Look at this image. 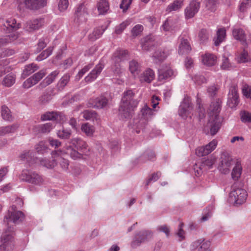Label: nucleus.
<instances>
[{"label": "nucleus", "mask_w": 251, "mask_h": 251, "mask_svg": "<svg viewBox=\"0 0 251 251\" xmlns=\"http://www.w3.org/2000/svg\"><path fill=\"white\" fill-rule=\"evenodd\" d=\"M54 127V126L51 123H48L38 126L37 128L39 132L46 133L50 132Z\"/></svg>", "instance_id": "obj_38"}, {"label": "nucleus", "mask_w": 251, "mask_h": 251, "mask_svg": "<svg viewBox=\"0 0 251 251\" xmlns=\"http://www.w3.org/2000/svg\"><path fill=\"white\" fill-rule=\"evenodd\" d=\"M52 160H50L46 158H43L39 160L40 164L49 169H51L54 168L56 165V158L52 157L51 156Z\"/></svg>", "instance_id": "obj_32"}, {"label": "nucleus", "mask_w": 251, "mask_h": 251, "mask_svg": "<svg viewBox=\"0 0 251 251\" xmlns=\"http://www.w3.org/2000/svg\"><path fill=\"white\" fill-rule=\"evenodd\" d=\"M143 26L141 25H136L131 30L132 35L134 36L139 35L143 31Z\"/></svg>", "instance_id": "obj_64"}, {"label": "nucleus", "mask_w": 251, "mask_h": 251, "mask_svg": "<svg viewBox=\"0 0 251 251\" xmlns=\"http://www.w3.org/2000/svg\"><path fill=\"white\" fill-rule=\"evenodd\" d=\"M211 243L208 240L204 239H200L193 242L191 245L192 251H211Z\"/></svg>", "instance_id": "obj_9"}, {"label": "nucleus", "mask_w": 251, "mask_h": 251, "mask_svg": "<svg viewBox=\"0 0 251 251\" xmlns=\"http://www.w3.org/2000/svg\"><path fill=\"white\" fill-rule=\"evenodd\" d=\"M219 88L215 85L209 86L207 89V93L210 97H214L218 92Z\"/></svg>", "instance_id": "obj_62"}, {"label": "nucleus", "mask_w": 251, "mask_h": 251, "mask_svg": "<svg viewBox=\"0 0 251 251\" xmlns=\"http://www.w3.org/2000/svg\"><path fill=\"white\" fill-rule=\"evenodd\" d=\"M221 127V123L218 118H210L207 125L204 127V131L206 134L210 133L211 135H215Z\"/></svg>", "instance_id": "obj_8"}, {"label": "nucleus", "mask_w": 251, "mask_h": 251, "mask_svg": "<svg viewBox=\"0 0 251 251\" xmlns=\"http://www.w3.org/2000/svg\"><path fill=\"white\" fill-rule=\"evenodd\" d=\"M200 3L196 0H193L190 2L185 9V16L187 19H191L194 17L199 10Z\"/></svg>", "instance_id": "obj_13"}, {"label": "nucleus", "mask_w": 251, "mask_h": 251, "mask_svg": "<svg viewBox=\"0 0 251 251\" xmlns=\"http://www.w3.org/2000/svg\"><path fill=\"white\" fill-rule=\"evenodd\" d=\"M63 153L70 154L71 157L75 160L80 159L82 157V153L78 152L71 146L68 147Z\"/></svg>", "instance_id": "obj_33"}, {"label": "nucleus", "mask_w": 251, "mask_h": 251, "mask_svg": "<svg viewBox=\"0 0 251 251\" xmlns=\"http://www.w3.org/2000/svg\"><path fill=\"white\" fill-rule=\"evenodd\" d=\"M16 76L14 74H10L5 76L4 78L2 84L6 87H10L15 82Z\"/></svg>", "instance_id": "obj_41"}, {"label": "nucleus", "mask_w": 251, "mask_h": 251, "mask_svg": "<svg viewBox=\"0 0 251 251\" xmlns=\"http://www.w3.org/2000/svg\"><path fill=\"white\" fill-rule=\"evenodd\" d=\"M35 149L38 153L43 154L47 152L48 147L45 142L41 141L35 146Z\"/></svg>", "instance_id": "obj_49"}, {"label": "nucleus", "mask_w": 251, "mask_h": 251, "mask_svg": "<svg viewBox=\"0 0 251 251\" xmlns=\"http://www.w3.org/2000/svg\"><path fill=\"white\" fill-rule=\"evenodd\" d=\"M18 221H7V227L0 237V251H10L14 249L15 245V226Z\"/></svg>", "instance_id": "obj_1"}, {"label": "nucleus", "mask_w": 251, "mask_h": 251, "mask_svg": "<svg viewBox=\"0 0 251 251\" xmlns=\"http://www.w3.org/2000/svg\"><path fill=\"white\" fill-rule=\"evenodd\" d=\"M134 94L132 90H129L125 92L119 108V113L121 117L130 118L137 108L138 101L134 99Z\"/></svg>", "instance_id": "obj_2"}, {"label": "nucleus", "mask_w": 251, "mask_h": 251, "mask_svg": "<svg viewBox=\"0 0 251 251\" xmlns=\"http://www.w3.org/2000/svg\"><path fill=\"white\" fill-rule=\"evenodd\" d=\"M57 134L58 137L60 138L68 139L71 135V131L68 129H63L61 130H58Z\"/></svg>", "instance_id": "obj_59"}, {"label": "nucleus", "mask_w": 251, "mask_h": 251, "mask_svg": "<svg viewBox=\"0 0 251 251\" xmlns=\"http://www.w3.org/2000/svg\"><path fill=\"white\" fill-rule=\"evenodd\" d=\"M25 218V214L22 211L17 210L16 206L14 205L9 207L4 216L5 220H20Z\"/></svg>", "instance_id": "obj_14"}, {"label": "nucleus", "mask_w": 251, "mask_h": 251, "mask_svg": "<svg viewBox=\"0 0 251 251\" xmlns=\"http://www.w3.org/2000/svg\"><path fill=\"white\" fill-rule=\"evenodd\" d=\"M128 52L126 50H117L113 54V62H121L126 59Z\"/></svg>", "instance_id": "obj_26"}, {"label": "nucleus", "mask_w": 251, "mask_h": 251, "mask_svg": "<svg viewBox=\"0 0 251 251\" xmlns=\"http://www.w3.org/2000/svg\"><path fill=\"white\" fill-rule=\"evenodd\" d=\"M184 4V0H175L173 2L169 4L166 11L168 12L179 10Z\"/></svg>", "instance_id": "obj_27"}, {"label": "nucleus", "mask_w": 251, "mask_h": 251, "mask_svg": "<svg viewBox=\"0 0 251 251\" xmlns=\"http://www.w3.org/2000/svg\"><path fill=\"white\" fill-rule=\"evenodd\" d=\"M232 161V159L230 156H225L224 158L222 157L221 164L219 166L220 172L224 174L228 173Z\"/></svg>", "instance_id": "obj_19"}, {"label": "nucleus", "mask_w": 251, "mask_h": 251, "mask_svg": "<svg viewBox=\"0 0 251 251\" xmlns=\"http://www.w3.org/2000/svg\"><path fill=\"white\" fill-rule=\"evenodd\" d=\"M129 24V22L127 21H125L119 25L118 26H116L115 28V32L117 34H121L124 30L126 27L127 25Z\"/></svg>", "instance_id": "obj_60"}, {"label": "nucleus", "mask_w": 251, "mask_h": 251, "mask_svg": "<svg viewBox=\"0 0 251 251\" xmlns=\"http://www.w3.org/2000/svg\"><path fill=\"white\" fill-rule=\"evenodd\" d=\"M97 114L95 111L85 110L83 113V117L86 120H94L97 118Z\"/></svg>", "instance_id": "obj_55"}, {"label": "nucleus", "mask_w": 251, "mask_h": 251, "mask_svg": "<svg viewBox=\"0 0 251 251\" xmlns=\"http://www.w3.org/2000/svg\"><path fill=\"white\" fill-rule=\"evenodd\" d=\"M221 67L224 70H228L232 67L231 63L229 61L228 58L225 55H223L222 57V63Z\"/></svg>", "instance_id": "obj_58"}, {"label": "nucleus", "mask_w": 251, "mask_h": 251, "mask_svg": "<svg viewBox=\"0 0 251 251\" xmlns=\"http://www.w3.org/2000/svg\"><path fill=\"white\" fill-rule=\"evenodd\" d=\"M226 36V30L225 28H220L217 32V37L214 39V44L216 46H219L224 40Z\"/></svg>", "instance_id": "obj_37"}, {"label": "nucleus", "mask_w": 251, "mask_h": 251, "mask_svg": "<svg viewBox=\"0 0 251 251\" xmlns=\"http://www.w3.org/2000/svg\"><path fill=\"white\" fill-rule=\"evenodd\" d=\"M1 116L3 120L11 121L12 120V116L9 109L5 105L1 106Z\"/></svg>", "instance_id": "obj_42"}, {"label": "nucleus", "mask_w": 251, "mask_h": 251, "mask_svg": "<svg viewBox=\"0 0 251 251\" xmlns=\"http://www.w3.org/2000/svg\"><path fill=\"white\" fill-rule=\"evenodd\" d=\"M70 75L69 74H65L59 79L57 83V88L59 90H63L70 81Z\"/></svg>", "instance_id": "obj_36"}, {"label": "nucleus", "mask_w": 251, "mask_h": 251, "mask_svg": "<svg viewBox=\"0 0 251 251\" xmlns=\"http://www.w3.org/2000/svg\"><path fill=\"white\" fill-rule=\"evenodd\" d=\"M69 6L68 0H59L58 4V9L60 11L66 10Z\"/></svg>", "instance_id": "obj_63"}, {"label": "nucleus", "mask_w": 251, "mask_h": 251, "mask_svg": "<svg viewBox=\"0 0 251 251\" xmlns=\"http://www.w3.org/2000/svg\"><path fill=\"white\" fill-rule=\"evenodd\" d=\"M246 191L242 188L232 187V190L229 193L228 201L234 205L237 206L244 203L247 198Z\"/></svg>", "instance_id": "obj_4"}, {"label": "nucleus", "mask_w": 251, "mask_h": 251, "mask_svg": "<svg viewBox=\"0 0 251 251\" xmlns=\"http://www.w3.org/2000/svg\"><path fill=\"white\" fill-rule=\"evenodd\" d=\"M72 144L75 146L77 150L82 151L87 150L86 143L79 138H74L71 140Z\"/></svg>", "instance_id": "obj_34"}, {"label": "nucleus", "mask_w": 251, "mask_h": 251, "mask_svg": "<svg viewBox=\"0 0 251 251\" xmlns=\"http://www.w3.org/2000/svg\"><path fill=\"white\" fill-rule=\"evenodd\" d=\"M109 100L104 95L91 99L88 102V106L92 108H103L108 103Z\"/></svg>", "instance_id": "obj_7"}, {"label": "nucleus", "mask_w": 251, "mask_h": 251, "mask_svg": "<svg viewBox=\"0 0 251 251\" xmlns=\"http://www.w3.org/2000/svg\"><path fill=\"white\" fill-rule=\"evenodd\" d=\"M43 24V21L42 19H35L30 21L26 23L25 29L29 31H32L38 29Z\"/></svg>", "instance_id": "obj_23"}, {"label": "nucleus", "mask_w": 251, "mask_h": 251, "mask_svg": "<svg viewBox=\"0 0 251 251\" xmlns=\"http://www.w3.org/2000/svg\"><path fill=\"white\" fill-rule=\"evenodd\" d=\"M242 173V167L239 162H237L231 172L232 178L234 181L238 180L241 177Z\"/></svg>", "instance_id": "obj_31"}, {"label": "nucleus", "mask_w": 251, "mask_h": 251, "mask_svg": "<svg viewBox=\"0 0 251 251\" xmlns=\"http://www.w3.org/2000/svg\"><path fill=\"white\" fill-rule=\"evenodd\" d=\"M99 15L105 14L109 9V5L107 0H100L97 4Z\"/></svg>", "instance_id": "obj_29"}, {"label": "nucleus", "mask_w": 251, "mask_h": 251, "mask_svg": "<svg viewBox=\"0 0 251 251\" xmlns=\"http://www.w3.org/2000/svg\"><path fill=\"white\" fill-rule=\"evenodd\" d=\"M4 26L7 28L10 27L13 29L19 28V24H17L16 20L13 18L8 19L6 21V25H4Z\"/></svg>", "instance_id": "obj_57"}, {"label": "nucleus", "mask_w": 251, "mask_h": 251, "mask_svg": "<svg viewBox=\"0 0 251 251\" xmlns=\"http://www.w3.org/2000/svg\"><path fill=\"white\" fill-rule=\"evenodd\" d=\"M81 129L87 136H92L95 130L94 127L88 123L82 125Z\"/></svg>", "instance_id": "obj_47"}, {"label": "nucleus", "mask_w": 251, "mask_h": 251, "mask_svg": "<svg viewBox=\"0 0 251 251\" xmlns=\"http://www.w3.org/2000/svg\"><path fill=\"white\" fill-rule=\"evenodd\" d=\"M251 7V0H240L238 7L239 11L245 13Z\"/></svg>", "instance_id": "obj_40"}, {"label": "nucleus", "mask_w": 251, "mask_h": 251, "mask_svg": "<svg viewBox=\"0 0 251 251\" xmlns=\"http://www.w3.org/2000/svg\"><path fill=\"white\" fill-rule=\"evenodd\" d=\"M232 34L236 40L243 41L245 39L244 32L242 29L234 28L233 30Z\"/></svg>", "instance_id": "obj_46"}, {"label": "nucleus", "mask_w": 251, "mask_h": 251, "mask_svg": "<svg viewBox=\"0 0 251 251\" xmlns=\"http://www.w3.org/2000/svg\"><path fill=\"white\" fill-rule=\"evenodd\" d=\"M18 126L17 125H12L0 127V136H3L7 134L14 132Z\"/></svg>", "instance_id": "obj_35"}, {"label": "nucleus", "mask_w": 251, "mask_h": 251, "mask_svg": "<svg viewBox=\"0 0 251 251\" xmlns=\"http://www.w3.org/2000/svg\"><path fill=\"white\" fill-rule=\"evenodd\" d=\"M104 31V29L99 27L94 30L93 32L89 35V39L91 41H95L99 38Z\"/></svg>", "instance_id": "obj_39"}, {"label": "nucleus", "mask_w": 251, "mask_h": 251, "mask_svg": "<svg viewBox=\"0 0 251 251\" xmlns=\"http://www.w3.org/2000/svg\"><path fill=\"white\" fill-rule=\"evenodd\" d=\"M142 115L144 119L148 120L151 117L153 114V110L148 107L147 105H145L144 107L141 110Z\"/></svg>", "instance_id": "obj_53"}, {"label": "nucleus", "mask_w": 251, "mask_h": 251, "mask_svg": "<svg viewBox=\"0 0 251 251\" xmlns=\"http://www.w3.org/2000/svg\"><path fill=\"white\" fill-rule=\"evenodd\" d=\"M175 75V72L170 68H162L158 70V79L160 81H164L171 78Z\"/></svg>", "instance_id": "obj_17"}, {"label": "nucleus", "mask_w": 251, "mask_h": 251, "mask_svg": "<svg viewBox=\"0 0 251 251\" xmlns=\"http://www.w3.org/2000/svg\"><path fill=\"white\" fill-rule=\"evenodd\" d=\"M132 1V0H122L120 8L123 10L124 12H125L129 8Z\"/></svg>", "instance_id": "obj_61"}, {"label": "nucleus", "mask_w": 251, "mask_h": 251, "mask_svg": "<svg viewBox=\"0 0 251 251\" xmlns=\"http://www.w3.org/2000/svg\"><path fill=\"white\" fill-rule=\"evenodd\" d=\"M53 48L51 47H49L46 50L43 51L36 58L38 61H41L44 59L48 58L52 53Z\"/></svg>", "instance_id": "obj_43"}, {"label": "nucleus", "mask_w": 251, "mask_h": 251, "mask_svg": "<svg viewBox=\"0 0 251 251\" xmlns=\"http://www.w3.org/2000/svg\"><path fill=\"white\" fill-rule=\"evenodd\" d=\"M19 178L23 181L39 186L43 184L44 182V179L41 175L35 171L28 169L23 170Z\"/></svg>", "instance_id": "obj_3"}, {"label": "nucleus", "mask_w": 251, "mask_h": 251, "mask_svg": "<svg viewBox=\"0 0 251 251\" xmlns=\"http://www.w3.org/2000/svg\"><path fill=\"white\" fill-rule=\"evenodd\" d=\"M169 51L165 49H161L156 50L153 55V61L157 63L165 60L169 54Z\"/></svg>", "instance_id": "obj_24"}, {"label": "nucleus", "mask_w": 251, "mask_h": 251, "mask_svg": "<svg viewBox=\"0 0 251 251\" xmlns=\"http://www.w3.org/2000/svg\"><path fill=\"white\" fill-rule=\"evenodd\" d=\"M238 88L236 86L233 85L229 89L227 104L231 108H234L238 105Z\"/></svg>", "instance_id": "obj_12"}, {"label": "nucleus", "mask_w": 251, "mask_h": 251, "mask_svg": "<svg viewBox=\"0 0 251 251\" xmlns=\"http://www.w3.org/2000/svg\"><path fill=\"white\" fill-rule=\"evenodd\" d=\"M129 70L133 76L138 75L141 71L140 64L136 60H132L129 62Z\"/></svg>", "instance_id": "obj_30"}, {"label": "nucleus", "mask_w": 251, "mask_h": 251, "mask_svg": "<svg viewBox=\"0 0 251 251\" xmlns=\"http://www.w3.org/2000/svg\"><path fill=\"white\" fill-rule=\"evenodd\" d=\"M251 60L248 52L244 50L239 55L238 58V61L239 63H246Z\"/></svg>", "instance_id": "obj_54"}, {"label": "nucleus", "mask_w": 251, "mask_h": 251, "mask_svg": "<svg viewBox=\"0 0 251 251\" xmlns=\"http://www.w3.org/2000/svg\"><path fill=\"white\" fill-rule=\"evenodd\" d=\"M104 67V63L101 61H100L99 64L95 66V68L85 77V81L90 82L95 80L100 74Z\"/></svg>", "instance_id": "obj_16"}, {"label": "nucleus", "mask_w": 251, "mask_h": 251, "mask_svg": "<svg viewBox=\"0 0 251 251\" xmlns=\"http://www.w3.org/2000/svg\"><path fill=\"white\" fill-rule=\"evenodd\" d=\"M240 118L241 121L244 123H251V113L248 111H241L240 113Z\"/></svg>", "instance_id": "obj_52"}, {"label": "nucleus", "mask_w": 251, "mask_h": 251, "mask_svg": "<svg viewBox=\"0 0 251 251\" xmlns=\"http://www.w3.org/2000/svg\"><path fill=\"white\" fill-rule=\"evenodd\" d=\"M184 226V224L183 223H180L176 232V235L178 238L179 241L184 240L185 238V231L183 229Z\"/></svg>", "instance_id": "obj_45"}, {"label": "nucleus", "mask_w": 251, "mask_h": 251, "mask_svg": "<svg viewBox=\"0 0 251 251\" xmlns=\"http://www.w3.org/2000/svg\"><path fill=\"white\" fill-rule=\"evenodd\" d=\"M174 24V20L171 18H168L163 23L162 27L165 31H169Z\"/></svg>", "instance_id": "obj_56"}, {"label": "nucleus", "mask_w": 251, "mask_h": 251, "mask_svg": "<svg viewBox=\"0 0 251 251\" xmlns=\"http://www.w3.org/2000/svg\"><path fill=\"white\" fill-rule=\"evenodd\" d=\"M34 152L31 151H25L20 155V157L22 160L26 161L29 166L33 163L37 162L38 159L37 157H34Z\"/></svg>", "instance_id": "obj_18"}, {"label": "nucleus", "mask_w": 251, "mask_h": 251, "mask_svg": "<svg viewBox=\"0 0 251 251\" xmlns=\"http://www.w3.org/2000/svg\"><path fill=\"white\" fill-rule=\"evenodd\" d=\"M203 63L208 66L214 65L217 62V57L215 55L211 53H205L202 56Z\"/></svg>", "instance_id": "obj_28"}, {"label": "nucleus", "mask_w": 251, "mask_h": 251, "mask_svg": "<svg viewBox=\"0 0 251 251\" xmlns=\"http://www.w3.org/2000/svg\"><path fill=\"white\" fill-rule=\"evenodd\" d=\"M210 33L205 29H202L199 33V38L200 41L204 43L206 42L209 38Z\"/></svg>", "instance_id": "obj_50"}, {"label": "nucleus", "mask_w": 251, "mask_h": 251, "mask_svg": "<svg viewBox=\"0 0 251 251\" xmlns=\"http://www.w3.org/2000/svg\"><path fill=\"white\" fill-rule=\"evenodd\" d=\"M155 74L152 70L148 68L140 76L139 79L141 82L151 83L154 78Z\"/></svg>", "instance_id": "obj_21"}, {"label": "nucleus", "mask_w": 251, "mask_h": 251, "mask_svg": "<svg viewBox=\"0 0 251 251\" xmlns=\"http://www.w3.org/2000/svg\"><path fill=\"white\" fill-rule=\"evenodd\" d=\"M180 43L178 47V53L179 54H186L189 53L191 50V47L187 39L181 38Z\"/></svg>", "instance_id": "obj_20"}, {"label": "nucleus", "mask_w": 251, "mask_h": 251, "mask_svg": "<svg viewBox=\"0 0 251 251\" xmlns=\"http://www.w3.org/2000/svg\"><path fill=\"white\" fill-rule=\"evenodd\" d=\"M63 116L62 114L59 112H48L41 116V119L42 121H58L63 119Z\"/></svg>", "instance_id": "obj_22"}, {"label": "nucleus", "mask_w": 251, "mask_h": 251, "mask_svg": "<svg viewBox=\"0 0 251 251\" xmlns=\"http://www.w3.org/2000/svg\"><path fill=\"white\" fill-rule=\"evenodd\" d=\"M218 0H205V6L207 10L214 12L216 10Z\"/></svg>", "instance_id": "obj_51"}, {"label": "nucleus", "mask_w": 251, "mask_h": 251, "mask_svg": "<svg viewBox=\"0 0 251 251\" xmlns=\"http://www.w3.org/2000/svg\"><path fill=\"white\" fill-rule=\"evenodd\" d=\"M39 69V67L35 64L32 63L26 65L23 71V74L29 75Z\"/></svg>", "instance_id": "obj_44"}, {"label": "nucleus", "mask_w": 251, "mask_h": 251, "mask_svg": "<svg viewBox=\"0 0 251 251\" xmlns=\"http://www.w3.org/2000/svg\"><path fill=\"white\" fill-rule=\"evenodd\" d=\"M63 154L64 153L61 150L54 151L51 153L52 157L56 158L57 164L58 163L63 170L66 171L68 169L69 162L62 156Z\"/></svg>", "instance_id": "obj_15"}, {"label": "nucleus", "mask_w": 251, "mask_h": 251, "mask_svg": "<svg viewBox=\"0 0 251 251\" xmlns=\"http://www.w3.org/2000/svg\"><path fill=\"white\" fill-rule=\"evenodd\" d=\"M222 107V100L216 99L212 101L208 108V114L210 118H218Z\"/></svg>", "instance_id": "obj_10"}, {"label": "nucleus", "mask_w": 251, "mask_h": 251, "mask_svg": "<svg viewBox=\"0 0 251 251\" xmlns=\"http://www.w3.org/2000/svg\"><path fill=\"white\" fill-rule=\"evenodd\" d=\"M47 74L46 69H42L37 73L34 74L31 77L35 82L38 83Z\"/></svg>", "instance_id": "obj_48"}, {"label": "nucleus", "mask_w": 251, "mask_h": 251, "mask_svg": "<svg viewBox=\"0 0 251 251\" xmlns=\"http://www.w3.org/2000/svg\"><path fill=\"white\" fill-rule=\"evenodd\" d=\"M153 237V232L150 230H142L135 235L131 246L133 248H136L142 243L148 242Z\"/></svg>", "instance_id": "obj_6"}, {"label": "nucleus", "mask_w": 251, "mask_h": 251, "mask_svg": "<svg viewBox=\"0 0 251 251\" xmlns=\"http://www.w3.org/2000/svg\"><path fill=\"white\" fill-rule=\"evenodd\" d=\"M87 16L88 12L84 4H79L75 12V21L79 24L85 23Z\"/></svg>", "instance_id": "obj_11"}, {"label": "nucleus", "mask_w": 251, "mask_h": 251, "mask_svg": "<svg viewBox=\"0 0 251 251\" xmlns=\"http://www.w3.org/2000/svg\"><path fill=\"white\" fill-rule=\"evenodd\" d=\"M155 43L154 40L151 36H148L144 38L141 42V47L143 50H151L154 46Z\"/></svg>", "instance_id": "obj_25"}, {"label": "nucleus", "mask_w": 251, "mask_h": 251, "mask_svg": "<svg viewBox=\"0 0 251 251\" xmlns=\"http://www.w3.org/2000/svg\"><path fill=\"white\" fill-rule=\"evenodd\" d=\"M18 8L20 11L25 7L31 10H37L47 5V0H19Z\"/></svg>", "instance_id": "obj_5"}]
</instances>
